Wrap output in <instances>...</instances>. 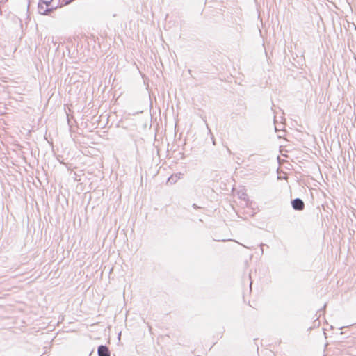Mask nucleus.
<instances>
[{
	"label": "nucleus",
	"mask_w": 356,
	"mask_h": 356,
	"mask_svg": "<svg viewBox=\"0 0 356 356\" xmlns=\"http://www.w3.org/2000/svg\"><path fill=\"white\" fill-rule=\"evenodd\" d=\"M74 0H62V2H60V5H62V7L64 6H67L70 3H71Z\"/></svg>",
	"instance_id": "obj_7"
},
{
	"label": "nucleus",
	"mask_w": 356,
	"mask_h": 356,
	"mask_svg": "<svg viewBox=\"0 0 356 356\" xmlns=\"http://www.w3.org/2000/svg\"><path fill=\"white\" fill-rule=\"evenodd\" d=\"M309 190L310 193H312V188L309 187Z\"/></svg>",
	"instance_id": "obj_9"
},
{
	"label": "nucleus",
	"mask_w": 356,
	"mask_h": 356,
	"mask_svg": "<svg viewBox=\"0 0 356 356\" xmlns=\"http://www.w3.org/2000/svg\"><path fill=\"white\" fill-rule=\"evenodd\" d=\"M193 207L194 209H198V208H199V207H198L196 204H193Z\"/></svg>",
	"instance_id": "obj_8"
},
{
	"label": "nucleus",
	"mask_w": 356,
	"mask_h": 356,
	"mask_svg": "<svg viewBox=\"0 0 356 356\" xmlns=\"http://www.w3.org/2000/svg\"><path fill=\"white\" fill-rule=\"evenodd\" d=\"M38 12L40 15H43V13L42 12L44 11V10H45L46 8H44V6H43V3H42L41 2L39 1L38 3Z\"/></svg>",
	"instance_id": "obj_5"
},
{
	"label": "nucleus",
	"mask_w": 356,
	"mask_h": 356,
	"mask_svg": "<svg viewBox=\"0 0 356 356\" xmlns=\"http://www.w3.org/2000/svg\"><path fill=\"white\" fill-rule=\"evenodd\" d=\"M293 209L296 211H302L305 209V203L300 198H295L291 201Z\"/></svg>",
	"instance_id": "obj_1"
},
{
	"label": "nucleus",
	"mask_w": 356,
	"mask_h": 356,
	"mask_svg": "<svg viewBox=\"0 0 356 356\" xmlns=\"http://www.w3.org/2000/svg\"><path fill=\"white\" fill-rule=\"evenodd\" d=\"M98 356H111L109 348L106 345H100L97 348Z\"/></svg>",
	"instance_id": "obj_2"
},
{
	"label": "nucleus",
	"mask_w": 356,
	"mask_h": 356,
	"mask_svg": "<svg viewBox=\"0 0 356 356\" xmlns=\"http://www.w3.org/2000/svg\"><path fill=\"white\" fill-rule=\"evenodd\" d=\"M62 5H60V0H58V3L57 5H52L51 6L47 7L45 10L42 12L43 15H49L51 13L56 10L58 8H61Z\"/></svg>",
	"instance_id": "obj_3"
},
{
	"label": "nucleus",
	"mask_w": 356,
	"mask_h": 356,
	"mask_svg": "<svg viewBox=\"0 0 356 356\" xmlns=\"http://www.w3.org/2000/svg\"><path fill=\"white\" fill-rule=\"evenodd\" d=\"M179 178V177L177 175V174L172 175L168 179V182L170 183L171 184H175L177 182V179Z\"/></svg>",
	"instance_id": "obj_4"
},
{
	"label": "nucleus",
	"mask_w": 356,
	"mask_h": 356,
	"mask_svg": "<svg viewBox=\"0 0 356 356\" xmlns=\"http://www.w3.org/2000/svg\"><path fill=\"white\" fill-rule=\"evenodd\" d=\"M53 1L54 0H40V2H41L43 4H45L47 7H49L51 6Z\"/></svg>",
	"instance_id": "obj_6"
}]
</instances>
